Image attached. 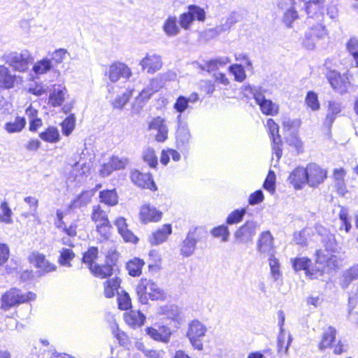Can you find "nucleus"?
Here are the masks:
<instances>
[{"label": "nucleus", "instance_id": "obj_1", "mask_svg": "<svg viewBox=\"0 0 358 358\" xmlns=\"http://www.w3.org/2000/svg\"><path fill=\"white\" fill-rule=\"evenodd\" d=\"M323 20L322 13L316 12V15L308 16L306 23L309 29L306 33L303 41V44L308 49H313L315 45V40L323 38L327 35V30L322 23Z\"/></svg>", "mask_w": 358, "mask_h": 358}, {"label": "nucleus", "instance_id": "obj_2", "mask_svg": "<svg viewBox=\"0 0 358 358\" xmlns=\"http://www.w3.org/2000/svg\"><path fill=\"white\" fill-rule=\"evenodd\" d=\"M138 301L142 304H147L151 300H162L165 298V293L157 283L151 280L143 278L136 287Z\"/></svg>", "mask_w": 358, "mask_h": 358}, {"label": "nucleus", "instance_id": "obj_3", "mask_svg": "<svg viewBox=\"0 0 358 358\" xmlns=\"http://www.w3.org/2000/svg\"><path fill=\"white\" fill-rule=\"evenodd\" d=\"M35 298L36 294L33 292L23 293L20 289L12 288L2 296L1 308L3 310H8L12 307L34 300Z\"/></svg>", "mask_w": 358, "mask_h": 358}, {"label": "nucleus", "instance_id": "obj_4", "mask_svg": "<svg viewBox=\"0 0 358 358\" xmlns=\"http://www.w3.org/2000/svg\"><path fill=\"white\" fill-rule=\"evenodd\" d=\"M207 327L198 320H194L188 324L186 336L192 348L199 351L203 349V338L207 333Z\"/></svg>", "mask_w": 358, "mask_h": 358}, {"label": "nucleus", "instance_id": "obj_5", "mask_svg": "<svg viewBox=\"0 0 358 358\" xmlns=\"http://www.w3.org/2000/svg\"><path fill=\"white\" fill-rule=\"evenodd\" d=\"M253 96L257 104L260 107L262 112L267 115H275L278 112V106L271 101L266 99L264 95L263 90L261 87H252L251 85L245 86Z\"/></svg>", "mask_w": 358, "mask_h": 358}, {"label": "nucleus", "instance_id": "obj_6", "mask_svg": "<svg viewBox=\"0 0 358 358\" xmlns=\"http://www.w3.org/2000/svg\"><path fill=\"white\" fill-rule=\"evenodd\" d=\"M259 228V224L254 220H248L234 233L235 241L239 244H251Z\"/></svg>", "mask_w": 358, "mask_h": 358}, {"label": "nucleus", "instance_id": "obj_7", "mask_svg": "<svg viewBox=\"0 0 358 358\" xmlns=\"http://www.w3.org/2000/svg\"><path fill=\"white\" fill-rule=\"evenodd\" d=\"M302 0H280L278 7L283 10L282 22L290 27L299 17L297 9L302 7Z\"/></svg>", "mask_w": 358, "mask_h": 358}, {"label": "nucleus", "instance_id": "obj_8", "mask_svg": "<svg viewBox=\"0 0 358 358\" xmlns=\"http://www.w3.org/2000/svg\"><path fill=\"white\" fill-rule=\"evenodd\" d=\"M32 61V57L27 50H23L21 52H10L5 55V62L14 70L20 72L25 71L29 66V64Z\"/></svg>", "mask_w": 358, "mask_h": 358}, {"label": "nucleus", "instance_id": "obj_9", "mask_svg": "<svg viewBox=\"0 0 358 358\" xmlns=\"http://www.w3.org/2000/svg\"><path fill=\"white\" fill-rule=\"evenodd\" d=\"M307 185L313 188L317 187L327 177V171L316 163H309L306 167Z\"/></svg>", "mask_w": 358, "mask_h": 358}, {"label": "nucleus", "instance_id": "obj_10", "mask_svg": "<svg viewBox=\"0 0 358 358\" xmlns=\"http://www.w3.org/2000/svg\"><path fill=\"white\" fill-rule=\"evenodd\" d=\"M203 231V229L199 227H194L189 231L187 237L180 245V254L182 256L188 257L194 254L196 243Z\"/></svg>", "mask_w": 358, "mask_h": 358}, {"label": "nucleus", "instance_id": "obj_11", "mask_svg": "<svg viewBox=\"0 0 358 358\" xmlns=\"http://www.w3.org/2000/svg\"><path fill=\"white\" fill-rule=\"evenodd\" d=\"M327 78L331 87L336 92L343 94L348 91L350 81L346 74H341L336 71H330L327 74Z\"/></svg>", "mask_w": 358, "mask_h": 358}, {"label": "nucleus", "instance_id": "obj_12", "mask_svg": "<svg viewBox=\"0 0 358 358\" xmlns=\"http://www.w3.org/2000/svg\"><path fill=\"white\" fill-rule=\"evenodd\" d=\"M149 131H154L155 139L157 142H164L168 138L169 129L165 123V120L159 116L154 117L149 123L148 127Z\"/></svg>", "mask_w": 358, "mask_h": 358}, {"label": "nucleus", "instance_id": "obj_13", "mask_svg": "<svg viewBox=\"0 0 358 358\" xmlns=\"http://www.w3.org/2000/svg\"><path fill=\"white\" fill-rule=\"evenodd\" d=\"M267 127L273 143V150L278 160L282 156V141L279 135V127L273 119H268Z\"/></svg>", "mask_w": 358, "mask_h": 358}, {"label": "nucleus", "instance_id": "obj_14", "mask_svg": "<svg viewBox=\"0 0 358 358\" xmlns=\"http://www.w3.org/2000/svg\"><path fill=\"white\" fill-rule=\"evenodd\" d=\"M131 180L140 187L152 191L157 190V186L150 173H143L138 170H134L131 173Z\"/></svg>", "mask_w": 358, "mask_h": 358}, {"label": "nucleus", "instance_id": "obj_15", "mask_svg": "<svg viewBox=\"0 0 358 358\" xmlns=\"http://www.w3.org/2000/svg\"><path fill=\"white\" fill-rule=\"evenodd\" d=\"M199 99V96L196 93H192L189 97L185 96H179L173 105V108L179 113L177 117V120L180 122L181 114L187 110L192 109L191 104L196 103Z\"/></svg>", "mask_w": 358, "mask_h": 358}, {"label": "nucleus", "instance_id": "obj_16", "mask_svg": "<svg viewBox=\"0 0 358 358\" xmlns=\"http://www.w3.org/2000/svg\"><path fill=\"white\" fill-rule=\"evenodd\" d=\"M131 76V69L121 62L113 64L108 70V78L113 83L117 82L120 78L128 79Z\"/></svg>", "mask_w": 358, "mask_h": 358}, {"label": "nucleus", "instance_id": "obj_17", "mask_svg": "<svg viewBox=\"0 0 358 358\" xmlns=\"http://www.w3.org/2000/svg\"><path fill=\"white\" fill-rule=\"evenodd\" d=\"M143 70H146L148 73H154L159 71L162 62L161 57L157 54H147L140 62Z\"/></svg>", "mask_w": 358, "mask_h": 358}, {"label": "nucleus", "instance_id": "obj_18", "mask_svg": "<svg viewBox=\"0 0 358 358\" xmlns=\"http://www.w3.org/2000/svg\"><path fill=\"white\" fill-rule=\"evenodd\" d=\"M155 92L156 90H153L152 88L149 86L144 88L133 103L131 113L138 114L145 106L148 101L150 99L152 94Z\"/></svg>", "mask_w": 358, "mask_h": 358}, {"label": "nucleus", "instance_id": "obj_19", "mask_svg": "<svg viewBox=\"0 0 358 358\" xmlns=\"http://www.w3.org/2000/svg\"><path fill=\"white\" fill-rule=\"evenodd\" d=\"M288 180L294 189H302L306 184L307 185L306 168L298 166L294 169L289 174Z\"/></svg>", "mask_w": 358, "mask_h": 358}, {"label": "nucleus", "instance_id": "obj_20", "mask_svg": "<svg viewBox=\"0 0 358 358\" xmlns=\"http://www.w3.org/2000/svg\"><path fill=\"white\" fill-rule=\"evenodd\" d=\"M162 213L154 206L149 204L143 205L140 210L139 217L142 222H157L162 217Z\"/></svg>", "mask_w": 358, "mask_h": 358}, {"label": "nucleus", "instance_id": "obj_21", "mask_svg": "<svg viewBox=\"0 0 358 358\" xmlns=\"http://www.w3.org/2000/svg\"><path fill=\"white\" fill-rule=\"evenodd\" d=\"M358 279V263L345 270L340 277L339 284L342 289H347L353 281Z\"/></svg>", "mask_w": 358, "mask_h": 358}, {"label": "nucleus", "instance_id": "obj_22", "mask_svg": "<svg viewBox=\"0 0 358 358\" xmlns=\"http://www.w3.org/2000/svg\"><path fill=\"white\" fill-rule=\"evenodd\" d=\"M273 238L268 231H263L257 243V250L261 253L270 254L273 250Z\"/></svg>", "mask_w": 358, "mask_h": 358}, {"label": "nucleus", "instance_id": "obj_23", "mask_svg": "<svg viewBox=\"0 0 358 358\" xmlns=\"http://www.w3.org/2000/svg\"><path fill=\"white\" fill-rule=\"evenodd\" d=\"M31 262L42 271L45 273L52 272L56 270V266L50 263L45 255L39 252H34L31 257Z\"/></svg>", "mask_w": 358, "mask_h": 358}, {"label": "nucleus", "instance_id": "obj_24", "mask_svg": "<svg viewBox=\"0 0 358 358\" xmlns=\"http://www.w3.org/2000/svg\"><path fill=\"white\" fill-rule=\"evenodd\" d=\"M115 225L117 227L119 234L122 236L124 241L133 243L138 241V238L128 229L126 220L124 217H117L115 222Z\"/></svg>", "mask_w": 358, "mask_h": 358}, {"label": "nucleus", "instance_id": "obj_25", "mask_svg": "<svg viewBox=\"0 0 358 358\" xmlns=\"http://www.w3.org/2000/svg\"><path fill=\"white\" fill-rule=\"evenodd\" d=\"M341 110L342 106L341 103L336 101H329L324 124L327 127L330 128Z\"/></svg>", "mask_w": 358, "mask_h": 358}, {"label": "nucleus", "instance_id": "obj_26", "mask_svg": "<svg viewBox=\"0 0 358 358\" xmlns=\"http://www.w3.org/2000/svg\"><path fill=\"white\" fill-rule=\"evenodd\" d=\"M147 334L154 340L168 343L170 340L171 331L169 327L165 326L159 327L158 329L148 327L146 329Z\"/></svg>", "mask_w": 358, "mask_h": 358}, {"label": "nucleus", "instance_id": "obj_27", "mask_svg": "<svg viewBox=\"0 0 358 358\" xmlns=\"http://www.w3.org/2000/svg\"><path fill=\"white\" fill-rule=\"evenodd\" d=\"M67 90L65 87L58 85H54L50 94L49 103L53 107L61 106L65 99Z\"/></svg>", "mask_w": 358, "mask_h": 358}, {"label": "nucleus", "instance_id": "obj_28", "mask_svg": "<svg viewBox=\"0 0 358 358\" xmlns=\"http://www.w3.org/2000/svg\"><path fill=\"white\" fill-rule=\"evenodd\" d=\"M191 134L186 124L179 123L176 131V144L178 149L186 147L189 143Z\"/></svg>", "mask_w": 358, "mask_h": 358}, {"label": "nucleus", "instance_id": "obj_29", "mask_svg": "<svg viewBox=\"0 0 358 358\" xmlns=\"http://www.w3.org/2000/svg\"><path fill=\"white\" fill-rule=\"evenodd\" d=\"M171 224H164L155 232L152 233L149 240L152 245H159L164 242L171 234Z\"/></svg>", "mask_w": 358, "mask_h": 358}, {"label": "nucleus", "instance_id": "obj_30", "mask_svg": "<svg viewBox=\"0 0 358 358\" xmlns=\"http://www.w3.org/2000/svg\"><path fill=\"white\" fill-rule=\"evenodd\" d=\"M162 29L169 37H173L180 32V26L178 24V20L176 16H169L164 22Z\"/></svg>", "mask_w": 358, "mask_h": 358}, {"label": "nucleus", "instance_id": "obj_31", "mask_svg": "<svg viewBox=\"0 0 358 358\" xmlns=\"http://www.w3.org/2000/svg\"><path fill=\"white\" fill-rule=\"evenodd\" d=\"M96 190L90 189L83 192L76 199L71 201L69 208L75 209L87 206L90 203L92 196L94 195Z\"/></svg>", "mask_w": 358, "mask_h": 358}, {"label": "nucleus", "instance_id": "obj_32", "mask_svg": "<svg viewBox=\"0 0 358 358\" xmlns=\"http://www.w3.org/2000/svg\"><path fill=\"white\" fill-rule=\"evenodd\" d=\"M124 320L128 325L136 328L144 324L145 316L139 310H131L124 314Z\"/></svg>", "mask_w": 358, "mask_h": 358}, {"label": "nucleus", "instance_id": "obj_33", "mask_svg": "<svg viewBox=\"0 0 358 358\" xmlns=\"http://www.w3.org/2000/svg\"><path fill=\"white\" fill-rule=\"evenodd\" d=\"M231 62V59L228 57H219L214 59L206 62L203 65H201V68L208 72L214 71L220 67L224 66Z\"/></svg>", "mask_w": 358, "mask_h": 358}, {"label": "nucleus", "instance_id": "obj_34", "mask_svg": "<svg viewBox=\"0 0 358 358\" xmlns=\"http://www.w3.org/2000/svg\"><path fill=\"white\" fill-rule=\"evenodd\" d=\"M158 313L168 319L178 321L180 317V309L175 305H166L159 308Z\"/></svg>", "mask_w": 358, "mask_h": 358}, {"label": "nucleus", "instance_id": "obj_35", "mask_svg": "<svg viewBox=\"0 0 358 358\" xmlns=\"http://www.w3.org/2000/svg\"><path fill=\"white\" fill-rule=\"evenodd\" d=\"M15 77L9 73L4 66H0V87L9 89L13 87Z\"/></svg>", "mask_w": 358, "mask_h": 358}, {"label": "nucleus", "instance_id": "obj_36", "mask_svg": "<svg viewBox=\"0 0 358 358\" xmlns=\"http://www.w3.org/2000/svg\"><path fill=\"white\" fill-rule=\"evenodd\" d=\"M336 329L333 327H329L323 333L322 339L319 345L320 350L329 348L336 338Z\"/></svg>", "mask_w": 358, "mask_h": 358}, {"label": "nucleus", "instance_id": "obj_37", "mask_svg": "<svg viewBox=\"0 0 358 358\" xmlns=\"http://www.w3.org/2000/svg\"><path fill=\"white\" fill-rule=\"evenodd\" d=\"M99 199L101 203L109 206H114L118 203L117 194L115 189L101 191L99 192Z\"/></svg>", "mask_w": 358, "mask_h": 358}, {"label": "nucleus", "instance_id": "obj_38", "mask_svg": "<svg viewBox=\"0 0 358 358\" xmlns=\"http://www.w3.org/2000/svg\"><path fill=\"white\" fill-rule=\"evenodd\" d=\"M120 279L114 278L109 279L104 282V295L107 298H111L115 296V292L120 287Z\"/></svg>", "mask_w": 358, "mask_h": 358}, {"label": "nucleus", "instance_id": "obj_39", "mask_svg": "<svg viewBox=\"0 0 358 358\" xmlns=\"http://www.w3.org/2000/svg\"><path fill=\"white\" fill-rule=\"evenodd\" d=\"M325 0H308L306 3L303 2L308 15H316L317 13H322L321 8Z\"/></svg>", "mask_w": 358, "mask_h": 358}, {"label": "nucleus", "instance_id": "obj_40", "mask_svg": "<svg viewBox=\"0 0 358 358\" xmlns=\"http://www.w3.org/2000/svg\"><path fill=\"white\" fill-rule=\"evenodd\" d=\"M345 171L343 169H335L334 171V178L337 187V191L340 194L344 195L346 189L344 182Z\"/></svg>", "mask_w": 358, "mask_h": 358}, {"label": "nucleus", "instance_id": "obj_41", "mask_svg": "<svg viewBox=\"0 0 358 358\" xmlns=\"http://www.w3.org/2000/svg\"><path fill=\"white\" fill-rule=\"evenodd\" d=\"M91 272L98 278H104L110 276L113 274V268L110 265L94 264L91 267Z\"/></svg>", "mask_w": 358, "mask_h": 358}, {"label": "nucleus", "instance_id": "obj_42", "mask_svg": "<svg viewBox=\"0 0 358 358\" xmlns=\"http://www.w3.org/2000/svg\"><path fill=\"white\" fill-rule=\"evenodd\" d=\"M144 262L138 258H134L130 260L127 264V268L129 274L131 276H139L141 274L142 267Z\"/></svg>", "mask_w": 358, "mask_h": 358}, {"label": "nucleus", "instance_id": "obj_43", "mask_svg": "<svg viewBox=\"0 0 358 358\" xmlns=\"http://www.w3.org/2000/svg\"><path fill=\"white\" fill-rule=\"evenodd\" d=\"M59 257L58 262L61 266L71 267V261L75 257V254L71 249L62 248L59 250Z\"/></svg>", "mask_w": 358, "mask_h": 358}, {"label": "nucleus", "instance_id": "obj_44", "mask_svg": "<svg viewBox=\"0 0 358 358\" xmlns=\"http://www.w3.org/2000/svg\"><path fill=\"white\" fill-rule=\"evenodd\" d=\"M315 257V261L319 264H323L324 263H326L329 267H336L338 266V262L336 256L331 255L327 259L326 256L320 250H317L316 251Z\"/></svg>", "mask_w": 358, "mask_h": 358}, {"label": "nucleus", "instance_id": "obj_45", "mask_svg": "<svg viewBox=\"0 0 358 358\" xmlns=\"http://www.w3.org/2000/svg\"><path fill=\"white\" fill-rule=\"evenodd\" d=\"M40 138L49 143H56L59 140V131L56 127H48L45 131L40 134Z\"/></svg>", "mask_w": 358, "mask_h": 358}, {"label": "nucleus", "instance_id": "obj_46", "mask_svg": "<svg viewBox=\"0 0 358 358\" xmlns=\"http://www.w3.org/2000/svg\"><path fill=\"white\" fill-rule=\"evenodd\" d=\"M26 124L24 117H17L13 122H7L5 129L8 133L19 132L22 130Z\"/></svg>", "mask_w": 358, "mask_h": 358}, {"label": "nucleus", "instance_id": "obj_47", "mask_svg": "<svg viewBox=\"0 0 358 358\" xmlns=\"http://www.w3.org/2000/svg\"><path fill=\"white\" fill-rule=\"evenodd\" d=\"M92 220L95 222H99V224L110 222L107 213L101 208L100 205L93 206Z\"/></svg>", "mask_w": 358, "mask_h": 358}, {"label": "nucleus", "instance_id": "obj_48", "mask_svg": "<svg viewBox=\"0 0 358 358\" xmlns=\"http://www.w3.org/2000/svg\"><path fill=\"white\" fill-rule=\"evenodd\" d=\"M24 201L26 203H27L29 206V210L28 213H25L24 215L26 217L29 216H32L35 219L38 218V200L34 196H27L24 199Z\"/></svg>", "mask_w": 358, "mask_h": 358}, {"label": "nucleus", "instance_id": "obj_49", "mask_svg": "<svg viewBox=\"0 0 358 358\" xmlns=\"http://www.w3.org/2000/svg\"><path fill=\"white\" fill-rule=\"evenodd\" d=\"M132 94L131 90H127L122 95L118 96L112 101V106L118 109H122L127 103Z\"/></svg>", "mask_w": 358, "mask_h": 358}, {"label": "nucleus", "instance_id": "obj_50", "mask_svg": "<svg viewBox=\"0 0 358 358\" xmlns=\"http://www.w3.org/2000/svg\"><path fill=\"white\" fill-rule=\"evenodd\" d=\"M52 68L50 59L47 58L37 62L33 66V71L36 74H43L50 71Z\"/></svg>", "mask_w": 358, "mask_h": 358}, {"label": "nucleus", "instance_id": "obj_51", "mask_svg": "<svg viewBox=\"0 0 358 358\" xmlns=\"http://www.w3.org/2000/svg\"><path fill=\"white\" fill-rule=\"evenodd\" d=\"M98 249L95 247H91L86 252L84 253L83 257V263L87 264L90 268L93 267L94 261L97 258Z\"/></svg>", "mask_w": 358, "mask_h": 358}, {"label": "nucleus", "instance_id": "obj_52", "mask_svg": "<svg viewBox=\"0 0 358 358\" xmlns=\"http://www.w3.org/2000/svg\"><path fill=\"white\" fill-rule=\"evenodd\" d=\"M268 261L271 268V275L273 278V280L277 281L281 276L279 262L272 254H271Z\"/></svg>", "mask_w": 358, "mask_h": 358}, {"label": "nucleus", "instance_id": "obj_53", "mask_svg": "<svg viewBox=\"0 0 358 358\" xmlns=\"http://www.w3.org/2000/svg\"><path fill=\"white\" fill-rule=\"evenodd\" d=\"M187 13L193 17V20L203 22L206 19V12L203 8L196 5L188 6Z\"/></svg>", "mask_w": 358, "mask_h": 358}, {"label": "nucleus", "instance_id": "obj_54", "mask_svg": "<svg viewBox=\"0 0 358 358\" xmlns=\"http://www.w3.org/2000/svg\"><path fill=\"white\" fill-rule=\"evenodd\" d=\"M245 213V208L237 209L232 211L227 218V223L228 224H234L241 222Z\"/></svg>", "mask_w": 358, "mask_h": 358}, {"label": "nucleus", "instance_id": "obj_55", "mask_svg": "<svg viewBox=\"0 0 358 358\" xmlns=\"http://www.w3.org/2000/svg\"><path fill=\"white\" fill-rule=\"evenodd\" d=\"M292 267L296 271H306L310 266V259L307 257H296L292 260Z\"/></svg>", "mask_w": 358, "mask_h": 358}, {"label": "nucleus", "instance_id": "obj_56", "mask_svg": "<svg viewBox=\"0 0 358 358\" xmlns=\"http://www.w3.org/2000/svg\"><path fill=\"white\" fill-rule=\"evenodd\" d=\"M229 71L234 76L235 80L238 82H243L245 78L246 74L242 65L235 64L229 67Z\"/></svg>", "mask_w": 358, "mask_h": 358}, {"label": "nucleus", "instance_id": "obj_57", "mask_svg": "<svg viewBox=\"0 0 358 358\" xmlns=\"http://www.w3.org/2000/svg\"><path fill=\"white\" fill-rule=\"evenodd\" d=\"M117 301L119 308L121 310H128L131 307V301L128 293L125 291L117 292Z\"/></svg>", "mask_w": 358, "mask_h": 358}, {"label": "nucleus", "instance_id": "obj_58", "mask_svg": "<svg viewBox=\"0 0 358 358\" xmlns=\"http://www.w3.org/2000/svg\"><path fill=\"white\" fill-rule=\"evenodd\" d=\"M287 142L291 146L295 148L298 153H301L303 151V144L301 140L299 138L297 134L294 131H292L289 136L287 138Z\"/></svg>", "mask_w": 358, "mask_h": 358}, {"label": "nucleus", "instance_id": "obj_59", "mask_svg": "<svg viewBox=\"0 0 358 358\" xmlns=\"http://www.w3.org/2000/svg\"><path fill=\"white\" fill-rule=\"evenodd\" d=\"M211 234L214 237H222V241L223 242L228 241L230 234L228 227L224 224L213 229V230L211 231Z\"/></svg>", "mask_w": 358, "mask_h": 358}, {"label": "nucleus", "instance_id": "obj_60", "mask_svg": "<svg viewBox=\"0 0 358 358\" xmlns=\"http://www.w3.org/2000/svg\"><path fill=\"white\" fill-rule=\"evenodd\" d=\"M143 159L152 168H155L157 165V158L153 148H147L144 150Z\"/></svg>", "mask_w": 358, "mask_h": 358}, {"label": "nucleus", "instance_id": "obj_61", "mask_svg": "<svg viewBox=\"0 0 358 358\" xmlns=\"http://www.w3.org/2000/svg\"><path fill=\"white\" fill-rule=\"evenodd\" d=\"M36 113L37 111L33 109L31 107H29L26 110V114L31 117L29 123L30 131H36L37 128L42 124V121L41 119L34 117L36 115Z\"/></svg>", "mask_w": 358, "mask_h": 358}, {"label": "nucleus", "instance_id": "obj_62", "mask_svg": "<svg viewBox=\"0 0 358 358\" xmlns=\"http://www.w3.org/2000/svg\"><path fill=\"white\" fill-rule=\"evenodd\" d=\"M322 243L326 249L331 252H335L337 248V242L335 236L328 233L323 238Z\"/></svg>", "mask_w": 358, "mask_h": 358}, {"label": "nucleus", "instance_id": "obj_63", "mask_svg": "<svg viewBox=\"0 0 358 358\" xmlns=\"http://www.w3.org/2000/svg\"><path fill=\"white\" fill-rule=\"evenodd\" d=\"M306 103L307 106L313 110L320 109V105L317 99V95L314 92H308L306 97Z\"/></svg>", "mask_w": 358, "mask_h": 358}, {"label": "nucleus", "instance_id": "obj_64", "mask_svg": "<svg viewBox=\"0 0 358 358\" xmlns=\"http://www.w3.org/2000/svg\"><path fill=\"white\" fill-rule=\"evenodd\" d=\"M348 49L355 60L357 66H358V39L351 38L348 43Z\"/></svg>", "mask_w": 358, "mask_h": 358}]
</instances>
